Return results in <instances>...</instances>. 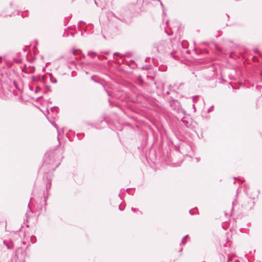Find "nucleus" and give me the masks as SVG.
<instances>
[{
  "mask_svg": "<svg viewBox=\"0 0 262 262\" xmlns=\"http://www.w3.org/2000/svg\"><path fill=\"white\" fill-rule=\"evenodd\" d=\"M50 80L52 82H53L54 83H56L57 82V80H56V78H55L52 74H50Z\"/></svg>",
  "mask_w": 262,
  "mask_h": 262,
  "instance_id": "nucleus-1",
  "label": "nucleus"
},
{
  "mask_svg": "<svg viewBox=\"0 0 262 262\" xmlns=\"http://www.w3.org/2000/svg\"><path fill=\"white\" fill-rule=\"evenodd\" d=\"M88 55L92 56V58H94L95 56L97 55V54L95 52L89 51L88 52Z\"/></svg>",
  "mask_w": 262,
  "mask_h": 262,
  "instance_id": "nucleus-2",
  "label": "nucleus"
},
{
  "mask_svg": "<svg viewBox=\"0 0 262 262\" xmlns=\"http://www.w3.org/2000/svg\"><path fill=\"white\" fill-rule=\"evenodd\" d=\"M214 106L212 105L208 110V113H210L212 111Z\"/></svg>",
  "mask_w": 262,
  "mask_h": 262,
  "instance_id": "nucleus-3",
  "label": "nucleus"
},
{
  "mask_svg": "<svg viewBox=\"0 0 262 262\" xmlns=\"http://www.w3.org/2000/svg\"><path fill=\"white\" fill-rule=\"evenodd\" d=\"M51 183H50V182H49V183H48L47 184V189H50V187H51Z\"/></svg>",
  "mask_w": 262,
  "mask_h": 262,
  "instance_id": "nucleus-4",
  "label": "nucleus"
},
{
  "mask_svg": "<svg viewBox=\"0 0 262 262\" xmlns=\"http://www.w3.org/2000/svg\"><path fill=\"white\" fill-rule=\"evenodd\" d=\"M197 98H198V96H194L192 97V99L194 101L196 100Z\"/></svg>",
  "mask_w": 262,
  "mask_h": 262,
  "instance_id": "nucleus-5",
  "label": "nucleus"
},
{
  "mask_svg": "<svg viewBox=\"0 0 262 262\" xmlns=\"http://www.w3.org/2000/svg\"><path fill=\"white\" fill-rule=\"evenodd\" d=\"M114 56H120V54L119 53L116 52L114 54Z\"/></svg>",
  "mask_w": 262,
  "mask_h": 262,
  "instance_id": "nucleus-6",
  "label": "nucleus"
},
{
  "mask_svg": "<svg viewBox=\"0 0 262 262\" xmlns=\"http://www.w3.org/2000/svg\"><path fill=\"white\" fill-rule=\"evenodd\" d=\"M6 246H7V248H8V249H12V247H11V246H10L8 245H6Z\"/></svg>",
  "mask_w": 262,
  "mask_h": 262,
  "instance_id": "nucleus-7",
  "label": "nucleus"
},
{
  "mask_svg": "<svg viewBox=\"0 0 262 262\" xmlns=\"http://www.w3.org/2000/svg\"><path fill=\"white\" fill-rule=\"evenodd\" d=\"M158 1L160 3V5H161V6L163 8L164 7V6L162 4V3L160 1V0H158Z\"/></svg>",
  "mask_w": 262,
  "mask_h": 262,
  "instance_id": "nucleus-8",
  "label": "nucleus"
},
{
  "mask_svg": "<svg viewBox=\"0 0 262 262\" xmlns=\"http://www.w3.org/2000/svg\"><path fill=\"white\" fill-rule=\"evenodd\" d=\"M184 240H185V239H184V238H183V239L182 240V243L183 244H185V242H184Z\"/></svg>",
  "mask_w": 262,
  "mask_h": 262,
  "instance_id": "nucleus-9",
  "label": "nucleus"
},
{
  "mask_svg": "<svg viewBox=\"0 0 262 262\" xmlns=\"http://www.w3.org/2000/svg\"><path fill=\"white\" fill-rule=\"evenodd\" d=\"M77 52V50H74V51H73V54H74V55H76V52Z\"/></svg>",
  "mask_w": 262,
  "mask_h": 262,
  "instance_id": "nucleus-10",
  "label": "nucleus"
},
{
  "mask_svg": "<svg viewBox=\"0 0 262 262\" xmlns=\"http://www.w3.org/2000/svg\"><path fill=\"white\" fill-rule=\"evenodd\" d=\"M195 159H196V162H199L200 161V158H196Z\"/></svg>",
  "mask_w": 262,
  "mask_h": 262,
  "instance_id": "nucleus-11",
  "label": "nucleus"
},
{
  "mask_svg": "<svg viewBox=\"0 0 262 262\" xmlns=\"http://www.w3.org/2000/svg\"><path fill=\"white\" fill-rule=\"evenodd\" d=\"M256 52H257L259 54V55L262 56V54H261L260 53L258 52L257 50H256Z\"/></svg>",
  "mask_w": 262,
  "mask_h": 262,
  "instance_id": "nucleus-12",
  "label": "nucleus"
},
{
  "mask_svg": "<svg viewBox=\"0 0 262 262\" xmlns=\"http://www.w3.org/2000/svg\"><path fill=\"white\" fill-rule=\"evenodd\" d=\"M163 14L165 15H166V13H165V11L164 9H163Z\"/></svg>",
  "mask_w": 262,
  "mask_h": 262,
  "instance_id": "nucleus-13",
  "label": "nucleus"
},
{
  "mask_svg": "<svg viewBox=\"0 0 262 262\" xmlns=\"http://www.w3.org/2000/svg\"><path fill=\"white\" fill-rule=\"evenodd\" d=\"M188 235H186V236H185L183 237V238H184V239H185V238H187V237H188Z\"/></svg>",
  "mask_w": 262,
  "mask_h": 262,
  "instance_id": "nucleus-14",
  "label": "nucleus"
},
{
  "mask_svg": "<svg viewBox=\"0 0 262 262\" xmlns=\"http://www.w3.org/2000/svg\"><path fill=\"white\" fill-rule=\"evenodd\" d=\"M166 95H169V94H170L169 91L166 92Z\"/></svg>",
  "mask_w": 262,
  "mask_h": 262,
  "instance_id": "nucleus-15",
  "label": "nucleus"
},
{
  "mask_svg": "<svg viewBox=\"0 0 262 262\" xmlns=\"http://www.w3.org/2000/svg\"><path fill=\"white\" fill-rule=\"evenodd\" d=\"M104 53L106 55L108 54H109V52H104Z\"/></svg>",
  "mask_w": 262,
  "mask_h": 262,
  "instance_id": "nucleus-16",
  "label": "nucleus"
},
{
  "mask_svg": "<svg viewBox=\"0 0 262 262\" xmlns=\"http://www.w3.org/2000/svg\"><path fill=\"white\" fill-rule=\"evenodd\" d=\"M132 210L133 211H135V210H136V209H135V208H132Z\"/></svg>",
  "mask_w": 262,
  "mask_h": 262,
  "instance_id": "nucleus-17",
  "label": "nucleus"
},
{
  "mask_svg": "<svg viewBox=\"0 0 262 262\" xmlns=\"http://www.w3.org/2000/svg\"><path fill=\"white\" fill-rule=\"evenodd\" d=\"M189 212H190V213L191 214H193L192 212H191V210H190V211H189Z\"/></svg>",
  "mask_w": 262,
  "mask_h": 262,
  "instance_id": "nucleus-18",
  "label": "nucleus"
},
{
  "mask_svg": "<svg viewBox=\"0 0 262 262\" xmlns=\"http://www.w3.org/2000/svg\"><path fill=\"white\" fill-rule=\"evenodd\" d=\"M94 76H92V79L94 80Z\"/></svg>",
  "mask_w": 262,
  "mask_h": 262,
  "instance_id": "nucleus-19",
  "label": "nucleus"
},
{
  "mask_svg": "<svg viewBox=\"0 0 262 262\" xmlns=\"http://www.w3.org/2000/svg\"><path fill=\"white\" fill-rule=\"evenodd\" d=\"M171 55H172V56H173V52H171Z\"/></svg>",
  "mask_w": 262,
  "mask_h": 262,
  "instance_id": "nucleus-20",
  "label": "nucleus"
},
{
  "mask_svg": "<svg viewBox=\"0 0 262 262\" xmlns=\"http://www.w3.org/2000/svg\"><path fill=\"white\" fill-rule=\"evenodd\" d=\"M2 57H0V62H1Z\"/></svg>",
  "mask_w": 262,
  "mask_h": 262,
  "instance_id": "nucleus-21",
  "label": "nucleus"
},
{
  "mask_svg": "<svg viewBox=\"0 0 262 262\" xmlns=\"http://www.w3.org/2000/svg\"><path fill=\"white\" fill-rule=\"evenodd\" d=\"M168 21H166V24H168Z\"/></svg>",
  "mask_w": 262,
  "mask_h": 262,
  "instance_id": "nucleus-22",
  "label": "nucleus"
},
{
  "mask_svg": "<svg viewBox=\"0 0 262 262\" xmlns=\"http://www.w3.org/2000/svg\"><path fill=\"white\" fill-rule=\"evenodd\" d=\"M119 209L121 210H122L121 208H120V207H119Z\"/></svg>",
  "mask_w": 262,
  "mask_h": 262,
  "instance_id": "nucleus-23",
  "label": "nucleus"
}]
</instances>
